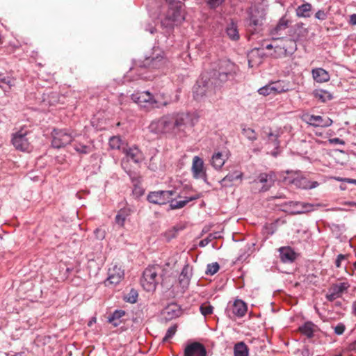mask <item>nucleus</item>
Instances as JSON below:
<instances>
[{
  "label": "nucleus",
  "instance_id": "nucleus-54",
  "mask_svg": "<svg viewBox=\"0 0 356 356\" xmlns=\"http://www.w3.org/2000/svg\"><path fill=\"white\" fill-rule=\"evenodd\" d=\"M315 17L319 20H325L327 18L326 13L323 10H319L315 14Z\"/></svg>",
  "mask_w": 356,
  "mask_h": 356
},
{
  "label": "nucleus",
  "instance_id": "nucleus-44",
  "mask_svg": "<svg viewBox=\"0 0 356 356\" xmlns=\"http://www.w3.org/2000/svg\"><path fill=\"white\" fill-rule=\"evenodd\" d=\"M220 268V266L217 262L209 264L207 266L205 273L207 275H213L216 273Z\"/></svg>",
  "mask_w": 356,
  "mask_h": 356
},
{
  "label": "nucleus",
  "instance_id": "nucleus-16",
  "mask_svg": "<svg viewBox=\"0 0 356 356\" xmlns=\"http://www.w3.org/2000/svg\"><path fill=\"white\" fill-rule=\"evenodd\" d=\"M124 270L120 267L114 266L108 269V277L106 284H118L124 277Z\"/></svg>",
  "mask_w": 356,
  "mask_h": 356
},
{
  "label": "nucleus",
  "instance_id": "nucleus-37",
  "mask_svg": "<svg viewBox=\"0 0 356 356\" xmlns=\"http://www.w3.org/2000/svg\"><path fill=\"white\" fill-rule=\"evenodd\" d=\"M349 286L350 285L348 282H341L332 285L330 291H333L339 298L342 293L349 288Z\"/></svg>",
  "mask_w": 356,
  "mask_h": 356
},
{
  "label": "nucleus",
  "instance_id": "nucleus-24",
  "mask_svg": "<svg viewBox=\"0 0 356 356\" xmlns=\"http://www.w3.org/2000/svg\"><path fill=\"white\" fill-rule=\"evenodd\" d=\"M243 172L238 170H235L227 175L223 179H221L220 183L224 187H229L232 185V183L238 179L241 180Z\"/></svg>",
  "mask_w": 356,
  "mask_h": 356
},
{
  "label": "nucleus",
  "instance_id": "nucleus-19",
  "mask_svg": "<svg viewBox=\"0 0 356 356\" xmlns=\"http://www.w3.org/2000/svg\"><path fill=\"white\" fill-rule=\"evenodd\" d=\"M278 250L280 258L283 263H292L297 257V254L289 246L281 247Z\"/></svg>",
  "mask_w": 356,
  "mask_h": 356
},
{
  "label": "nucleus",
  "instance_id": "nucleus-2",
  "mask_svg": "<svg viewBox=\"0 0 356 356\" xmlns=\"http://www.w3.org/2000/svg\"><path fill=\"white\" fill-rule=\"evenodd\" d=\"M216 74L211 77L202 76L193 87V97L197 101H203L206 99L210 102L215 100L216 91L221 85H218Z\"/></svg>",
  "mask_w": 356,
  "mask_h": 356
},
{
  "label": "nucleus",
  "instance_id": "nucleus-14",
  "mask_svg": "<svg viewBox=\"0 0 356 356\" xmlns=\"http://www.w3.org/2000/svg\"><path fill=\"white\" fill-rule=\"evenodd\" d=\"M207 350L204 346L199 342L188 344L184 350V356H206Z\"/></svg>",
  "mask_w": 356,
  "mask_h": 356
},
{
  "label": "nucleus",
  "instance_id": "nucleus-21",
  "mask_svg": "<svg viewBox=\"0 0 356 356\" xmlns=\"http://www.w3.org/2000/svg\"><path fill=\"white\" fill-rule=\"evenodd\" d=\"M179 197H180L179 195L175 196V195L173 196H172V200L168 202L170 203V209L174 210V209H181V208L184 207L187 204V203H188L189 202L199 199L200 197V195H195L193 196L186 197H185V200H184L176 201L175 198Z\"/></svg>",
  "mask_w": 356,
  "mask_h": 356
},
{
  "label": "nucleus",
  "instance_id": "nucleus-62",
  "mask_svg": "<svg viewBox=\"0 0 356 356\" xmlns=\"http://www.w3.org/2000/svg\"><path fill=\"white\" fill-rule=\"evenodd\" d=\"M149 169H151L152 170H156V169L157 168L156 165H154V163H149Z\"/></svg>",
  "mask_w": 356,
  "mask_h": 356
},
{
  "label": "nucleus",
  "instance_id": "nucleus-47",
  "mask_svg": "<svg viewBox=\"0 0 356 356\" xmlns=\"http://www.w3.org/2000/svg\"><path fill=\"white\" fill-rule=\"evenodd\" d=\"M138 296L137 291L131 289L129 293L125 296V300L128 302L135 303L137 301Z\"/></svg>",
  "mask_w": 356,
  "mask_h": 356
},
{
  "label": "nucleus",
  "instance_id": "nucleus-11",
  "mask_svg": "<svg viewBox=\"0 0 356 356\" xmlns=\"http://www.w3.org/2000/svg\"><path fill=\"white\" fill-rule=\"evenodd\" d=\"M191 172L195 179H203L204 181H207V175L204 161L198 156H195L193 158Z\"/></svg>",
  "mask_w": 356,
  "mask_h": 356
},
{
  "label": "nucleus",
  "instance_id": "nucleus-12",
  "mask_svg": "<svg viewBox=\"0 0 356 356\" xmlns=\"http://www.w3.org/2000/svg\"><path fill=\"white\" fill-rule=\"evenodd\" d=\"M289 212L293 214H299L309 212L314 210V205L300 202H289L285 204Z\"/></svg>",
  "mask_w": 356,
  "mask_h": 356
},
{
  "label": "nucleus",
  "instance_id": "nucleus-10",
  "mask_svg": "<svg viewBox=\"0 0 356 356\" xmlns=\"http://www.w3.org/2000/svg\"><path fill=\"white\" fill-rule=\"evenodd\" d=\"M175 194V191H157L149 193L147 200L152 204L163 205L172 200V196Z\"/></svg>",
  "mask_w": 356,
  "mask_h": 356
},
{
  "label": "nucleus",
  "instance_id": "nucleus-59",
  "mask_svg": "<svg viewBox=\"0 0 356 356\" xmlns=\"http://www.w3.org/2000/svg\"><path fill=\"white\" fill-rule=\"evenodd\" d=\"M331 142L332 143H336V144H341V145H344V141H343L342 140L338 138H333L331 140Z\"/></svg>",
  "mask_w": 356,
  "mask_h": 356
},
{
  "label": "nucleus",
  "instance_id": "nucleus-17",
  "mask_svg": "<svg viewBox=\"0 0 356 356\" xmlns=\"http://www.w3.org/2000/svg\"><path fill=\"white\" fill-rule=\"evenodd\" d=\"M303 120L307 124L314 127H329L332 123V121L330 118H327V120L324 122L321 116L309 114L305 115Z\"/></svg>",
  "mask_w": 356,
  "mask_h": 356
},
{
  "label": "nucleus",
  "instance_id": "nucleus-18",
  "mask_svg": "<svg viewBox=\"0 0 356 356\" xmlns=\"http://www.w3.org/2000/svg\"><path fill=\"white\" fill-rule=\"evenodd\" d=\"M289 183L293 184L297 188L302 189H312L318 186L317 181H311L308 179L302 177H296L289 181Z\"/></svg>",
  "mask_w": 356,
  "mask_h": 356
},
{
  "label": "nucleus",
  "instance_id": "nucleus-25",
  "mask_svg": "<svg viewBox=\"0 0 356 356\" xmlns=\"http://www.w3.org/2000/svg\"><path fill=\"white\" fill-rule=\"evenodd\" d=\"M74 150L81 154H87L92 152L93 147L90 142L86 143L75 140L73 144Z\"/></svg>",
  "mask_w": 356,
  "mask_h": 356
},
{
  "label": "nucleus",
  "instance_id": "nucleus-63",
  "mask_svg": "<svg viewBox=\"0 0 356 356\" xmlns=\"http://www.w3.org/2000/svg\"><path fill=\"white\" fill-rule=\"evenodd\" d=\"M353 310L355 315H356V300L353 304Z\"/></svg>",
  "mask_w": 356,
  "mask_h": 356
},
{
  "label": "nucleus",
  "instance_id": "nucleus-7",
  "mask_svg": "<svg viewBox=\"0 0 356 356\" xmlns=\"http://www.w3.org/2000/svg\"><path fill=\"white\" fill-rule=\"evenodd\" d=\"M52 146L54 148H61L72 141V133L65 129H54L52 132Z\"/></svg>",
  "mask_w": 356,
  "mask_h": 356
},
{
  "label": "nucleus",
  "instance_id": "nucleus-57",
  "mask_svg": "<svg viewBox=\"0 0 356 356\" xmlns=\"http://www.w3.org/2000/svg\"><path fill=\"white\" fill-rule=\"evenodd\" d=\"M211 241V236H209V237H207L206 238H204L202 241H200L199 245L200 247H204V246L207 245L210 243Z\"/></svg>",
  "mask_w": 356,
  "mask_h": 356
},
{
  "label": "nucleus",
  "instance_id": "nucleus-36",
  "mask_svg": "<svg viewBox=\"0 0 356 356\" xmlns=\"http://www.w3.org/2000/svg\"><path fill=\"white\" fill-rule=\"evenodd\" d=\"M261 62V58L259 57V49H253L248 55V65L250 67L258 65Z\"/></svg>",
  "mask_w": 356,
  "mask_h": 356
},
{
  "label": "nucleus",
  "instance_id": "nucleus-50",
  "mask_svg": "<svg viewBox=\"0 0 356 356\" xmlns=\"http://www.w3.org/2000/svg\"><path fill=\"white\" fill-rule=\"evenodd\" d=\"M346 330V326L343 323H338L334 327V333L337 335H341L343 334Z\"/></svg>",
  "mask_w": 356,
  "mask_h": 356
},
{
  "label": "nucleus",
  "instance_id": "nucleus-45",
  "mask_svg": "<svg viewBox=\"0 0 356 356\" xmlns=\"http://www.w3.org/2000/svg\"><path fill=\"white\" fill-rule=\"evenodd\" d=\"M268 142L271 143L276 149H277L280 147V141L278 140L277 134H274L273 133L270 132L268 134Z\"/></svg>",
  "mask_w": 356,
  "mask_h": 356
},
{
  "label": "nucleus",
  "instance_id": "nucleus-8",
  "mask_svg": "<svg viewBox=\"0 0 356 356\" xmlns=\"http://www.w3.org/2000/svg\"><path fill=\"white\" fill-rule=\"evenodd\" d=\"M131 100L140 107L149 108L157 107V102L154 99L153 95L148 91L139 92L132 94Z\"/></svg>",
  "mask_w": 356,
  "mask_h": 356
},
{
  "label": "nucleus",
  "instance_id": "nucleus-43",
  "mask_svg": "<svg viewBox=\"0 0 356 356\" xmlns=\"http://www.w3.org/2000/svg\"><path fill=\"white\" fill-rule=\"evenodd\" d=\"M200 310L201 314L206 316L213 313V307L208 302H205L201 305Z\"/></svg>",
  "mask_w": 356,
  "mask_h": 356
},
{
  "label": "nucleus",
  "instance_id": "nucleus-20",
  "mask_svg": "<svg viewBox=\"0 0 356 356\" xmlns=\"http://www.w3.org/2000/svg\"><path fill=\"white\" fill-rule=\"evenodd\" d=\"M247 309V305L243 300H236L232 305L229 311H231L233 316L241 318L245 315Z\"/></svg>",
  "mask_w": 356,
  "mask_h": 356
},
{
  "label": "nucleus",
  "instance_id": "nucleus-56",
  "mask_svg": "<svg viewBox=\"0 0 356 356\" xmlns=\"http://www.w3.org/2000/svg\"><path fill=\"white\" fill-rule=\"evenodd\" d=\"M337 298H339L338 296H337L333 291H330V293L326 295L327 300L330 302L334 300Z\"/></svg>",
  "mask_w": 356,
  "mask_h": 356
},
{
  "label": "nucleus",
  "instance_id": "nucleus-55",
  "mask_svg": "<svg viewBox=\"0 0 356 356\" xmlns=\"http://www.w3.org/2000/svg\"><path fill=\"white\" fill-rule=\"evenodd\" d=\"M95 234L98 239H103L105 237L104 232L101 230L100 229H97L95 231Z\"/></svg>",
  "mask_w": 356,
  "mask_h": 356
},
{
  "label": "nucleus",
  "instance_id": "nucleus-22",
  "mask_svg": "<svg viewBox=\"0 0 356 356\" xmlns=\"http://www.w3.org/2000/svg\"><path fill=\"white\" fill-rule=\"evenodd\" d=\"M167 18L170 22L179 23L184 20V15L181 6L171 7L167 14Z\"/></svg>",
  "mask_w": 356,
  "mask_h": 356
},
{
  "label": "nucleus",
  "instance_id": "nucleus-13",
  "mask_svg": "<svg viewBox=\"0 0 356 356\" xmlns=\"http://www.w3.org/2000/svg\"><path fill=\"white\" fill-rule=\"evenodd\" d=\"M275 181V175L274 172H270L269 173H261L257 177V179L254 181V183H261L263 184L261 188L262 191H268L273 185Z\"/></svg>",
  "mask_w": 356,
  "mask_h": 356
},
{
  "label": "nucleus",
  "instance_id": "nucleus-28",
  "mask_svg": "<svg viewBox=\"0 0 356 356\" xmlns=\"http://www.w3.org/2000/svg\"><path fill=\"white\" fill-rule=\"evenodd\" d=\"M132 213V210L130 208L124 207L121 209L115 216V222L120 227H123L126 219Z\"/></svg>",
  "mask_w": 356,
  "mask_h": 356
},
{
  "label": "nucleus",
  "instance_id": "nucleus-46",
  "mask_svg": "<svg viewBox=\"0 0 356 356\" xmlns=\"http://www.w3.org/2000/svg\"><path fill=\"white\" fill-rule=\"evenodd\" d=\"M258 92L260 95H262L264 96L274 95V90H273L271 83L259 88L258 90Z\"/></svg>",
  "mask_w": 356,
  "mask_h": 356
},
{
  "label": "nucleus",
  "instance_id": "nucleus-48",
  "mask_svg": "<svg viewBox=\"0 0 356 356\" xmlns=\"http://www.w3.org/2000/svg\"><path fill=\"white\" fill-rule=\"evenodd\" d=\"M177 326L176 325L170 326L168 329L166 334L163 339V341L165 342V341H168L170 339H171L175 334V333L177 332Z\"/></svg>",
  "mask_w": 356,
  "mask_h": 356
},
{
  "label": "nucleus",
  "instance_id": "nucleus-61",
  "mask_svg": "<svg viewBox=\"0 0 356 356\" xmlns=\"http://www.w3.org/2000/svg\"><path fill=\"white\" fill-rule=\"evenodd\" d=\"M344 205L355 207H356V202L353 201H347L343 203Z\"/></svg>",
  "mask_w": 356,
  "mask_h": 356
},
{
  "label": "nucleus",
  "instance_id": "nucleus-38",
  "mask_svg": "<svg viewBox=\"0 0 356 356\" xmlns=\"http://www.w3.org/2000/svg\"><path fill=\"white\" fill-rule=\"evenodd\" d=\"M314 97L321 101L322 102H326L327 101L331 100L333 97L330 92L323 90H316L314 91Z\"/></svg>",
  "mask_w": 356,
  "mask_h": 356
},
{
  "label": "nucleus",
  "instance_id": "nucleus-51",
  "mask_svg": "<svg viewBox=\"0 0 356 356\" xmlns=\"http://www.w3.org/2000/svg\"><path fill=\"white\" fill-rule=\"evenodd\" d=\"M211 8H216L222 4L225 0H204Z\"/></svg>",
  "mask_w": 356,
  "mask_h": 356
},
{
  "label": "nucleus",
  "instance_id": "nucleus-1",
  "mask_svg": "<svg viewBox=\"0 0 356 356\" xmlns=\"http://www.w3.org/2000/svg\"><path fill=\"white\" fill-rule=\"evenodd\" d=\"M193 126V116L188 113H172L152 121L149 125L150 132L154 134H177L187 126Z\"/></svg>",
  "mask_w": 356,
  "mask_h": 356
},
{
  "label": "nucleus",
  "instance_id": "nucleus-9",
  "mask_svg": "<svg viewBox=\"0 0 356 356\" xmlns=\"http://www.w3.org/2000/svg\"><path fill=\"white\" fill-rule=\"evenodd\" d=\"M29 131L26 129H21L13 134L12 143L14 147L22 152H29L31 144L27 137Z\"/></svg>",
  "mask_w": 356,
  "mask_h": 356
},
{
  "label": "nucleus",
  "instance_id": "nucleus-4",
  "mask_svg": "<svg viewBox=\"0 0 356 356\" xmlns=\"http://www.w3.org/2000/svg\"><path fill=\"white\" fill-rule=\"evenodd\" d=\"M162 270L159 265L149 266L143 271L140 282L147 291H153L158 284Z\"/></svg>",
  "mask_w": 356,
  "mask_h": 356
},
{
  "label": "nucleus",
  "instance_id": "nucleus-3",
  "mask_svg": "<svg viewBox=\"0 0 356 356\" xmlns=\"http://www.w3.org/2000/svg\"><path fill=\"white\" fill-rule=\"evenodd\" d=\"M248 17L245 19V26L247 32L250 35L259 33L263 30L266 13L264 9L256 6L250 8L248 11Z\"/></svg>",
  "mask_w": 356,
  "mask_h": 356
},
{
  "label": "nucleus",
  "instance_id": "nucleus-23",
  "mask_svg": "<svg viewBox=\"0 0 356 356\" xmlns=\"http://www.w3.org/2000/svg\"><path fill=\"white\" fill-rule=\"evenodd\" d=\"M192 274V268L188 264L185 265L179 277V282L182 288L188 287Z\"/></svg>",
  "mask_w": 356,
  "mask_h": 356
},
{
  "label": "nucleus",
  "instance_id": "nucleus-29",
  "mask_svg": "<svg viewBox=\"0 0 356 356\" xmlns=\"http://www.w3.org/2000/svg\"><path fill=\"white\" fill-rule=\"evenodd\" d=\"M282 39L284 42V44H283L282 47V49H284V55H292L297 49L296 41L291 39H284V38H282Z\"/></svg>",
  "mask_w": 356,
  "mask_h": 356
},
{
  "label": "nucleus",
  "instance_id": "nucleus-64",
  "mask_svg": "<svg viewBox=\"0 0 356 356\" xmlns=\"http://www.w3.org/2000/svg\"><path fill=\"white\" fill-rule=\"evenodd\" d=\"M265 48H266V49H273V44H267V45L265 47Z\"/></svg>",
  "mask_w": 356,
  "mask_h": 356
},
{
  "label": "nucleus",
  "instance_id": "nucleus-33",
  "mask_svg": "<svg viewBox=\"0 0 356 356\" xmlns=\"http://www.w3.org/2000/svg\"><path fill=\"white\" fill-rule=\"evenodd\" d=\"M274 90V95L289 90V84L284 81H277L271 83Z\"/></svg>",
  "mask_w": 356,
  "mask_h": 356
},
{
  "label": "nucleus",
  "instance_id": "nucleus-30",
  "mask_svg": "<svg viewBox=\"0 0 356 356\" xmlns=\"http://www.w3.org/2000/svg\"><path fill=\"white\" fill-rule=\"evenodd\" d=\"M226 33L232 40L236 41L240 38L237 25L233 22L227 25L226 28Z\"/></svg>",
  "mask_w": 356,
  "mask_h": 356
},
{
  "label": "nucleus",
  "instance_id": "nucleus-39",
  "mask_svg": "<svg viewBox=\"0 0 356 356\" xmlns=\"http://www.w3.org/2000/svg\"><path fill=\"white\" fill-rule=\"evenodd\" d=\"M314 325L312 322H307L303 325L299 327L302 334H305L309 338L313 337Z\"/></svg>",
  "mask_w": 356,
  "mask_h": 356
},
{
  "label": "nucleus",
  "instance_id": "nucleus-53",
  "mask_svg": "<svg viewBox=\"0 0 356 356\" xmlns=\"http://www.w3.org/2000/svg\"><path fill=\"white\" fill-rule=\"evenodd\" d=\"M14 81L10 78L0 79V87L3 88L5 85L8 86L9 88L13 86Z\"/></svg>",
  "mask_w": 356,
  "mask_h": 356
},
{
  "label": "nucleus",
  "instance_id": "nucleus-52",
  "mask_svg": "<svg viewBox=\"0 0 356 356\" xmlns=\"http://www.w3.org/2000/svg\"><path fill=\"white\" fill-rule=\"evenodd\" d=\"M348 257V254H339L337 256V259L335 261V266H336V267L337 268H340L341 266L342 261H345V260H347Z\"/></svg>",
  "mask_w": 356,
  "mask_h": 356
},
{
  "label": "nucleus",
  "instance_id": "nucleus-34",
  "mask_svg": "<svg viewBox=\"0 0 356 356\" xmlns=\"http://www.w3.org/2000/svg\"><path fill=\"white\" fill-rule=\"evenodd\" d=\"M125 312L123 310H115L109 317L108 322L114 327L118 326L121 323V318L124 316Z\"/></svg>",
  "mask_w": 356,
  "mask_h": 356
},
{
  "label": "nucleus",
  "instance_id": "nucleus-40",
  "mask_svg": "<svg viewBox=\"0 0 356 356\" xmlns=\"http://www.w3.org/2000/svg\"><path fill=\"white\" fill-rule=\"evenodd\" d=\"M165 313L168 315L169 318H173L179 316L180 310L175 305H169L166 307Z\"/></svg>",
  "mask_w": 356,
  "mask_h": 356
},
{
  "label": "nucleus",
  "instance_id": "nucleus-49",
  "mask_svg": "<svg viewBox=\"0 0 356 356\" xmlns=\"http://www.w3.org/2000/svg\"><path fill=\"white\" fill-rule=\"evenodd\" d=\"M182 228L181 227L175 226L168 230L165 233V235L168 238H171L176 236L177 232L181 230Z\"/></svg>",
  "mask_w": 356,
  "mask_h": 356
},
{
  "label": "nucleus",
  "instance_id": "nucleus-60",
  "mask_svg": "<svg viewBox=\"0 0 356 356\" xmlns=\"http://www.w3.org/2000/svg\"><path fill=\"white\" fill-rule=\"evenodd\" d=\"M350 23L356 25V14L351 15L350 17Z\"/></svg>",
  "mask_w": 356,
  "mask_h": 356
},
{
  "label": "nucleus",
  "instance_id": "nucleus-31",
  "mask_svg": "<svg viewBox=\"0 0 356 356\" xmlns=\"http://www.w3.org/2000/svg\"><path fill=\"white\" fill-rule=\"evenodd\" d=\"M312 5L309 3H303L296 9V15L298 17H309L312 10Z\"/></svg>",
  "mask_w": 356,
  "mask_h": 356
},
{
  "label": "nucleus",
  "instance_id": "nucleus-41",
  "mask_svg": "<svg viewBox=\"0 0 356 356\" xmlns=\"http://www.w3.org/2000/svg\"><path fill=\"white\" fill-rule=\"evenodd\" d=\"M242 134L250 141L254 142L257 139V134L254 130L251 128H243L242 129Z\"/></svg>",
  "mask_w": 356,
  "mask_h": 356
},
{
  "label": "nucleus",
  "instance_id": "nucleus-15",
  "mask_svg": "<svg viewBox=\"0 0 356 356\" xmlns=\"http://www.w3.org/2000/svg\"><path fill=\"white\" fill-rule=\"evenodd\" d=\"M123 152L126 155L128 161H132L136 164L140 163L144 160L143 152L136 146L124 149Z\"/></svg>",
  "mask_w": 356,
  "mask_h": 356
},
{
  "label": "nucleus",
  "instance_id": "nucleus-58",
  "mask_svg": "<svg viewBox=\"0 0 356 356\" xmlns=\"http://www.w3.org/2000/svg\"><path fill=\"white\" fill-rule=\"evenodd\" d=\"M341 181L356 185V179H355L344 178V179H341Z\"/></svg>",
  "mask_w": 356,
  "mask_h": 356
},
{
  "label": "nucleus",
  "instance_id": "nucleus-6",
  "mask_svg": "<svg viewBox=\"0 0 356 356\" xmlns=\"http://www.w3.org/2000/svg\"><path fill=\"white\" fill-rule=\"evenodd\" d=\"M237 70V67L230 60H222L218 64V70H215L213 74H216V76L218 81V84L222 85V83L227 81L229 78H232Z\"/></svg>",
  "mask_w": 356,
  "mask_h": 356
},
{
  "label": "nucleus",
  "instance_id": "nucleus-5",
  "mask_svg": "<svg viewBox=\"0 0 356 356\" xmlns=\"http://www.w3.org/2000/svg\"><path fill=\"white\" fill-rule=\"evenodd\" d=\"M168 65V60L164 53L160 50H154L150 56L146 57L143 61L136 64L137 67L148 69L163 70Z\"/></svg>",
  "mask_w": 356,
  "mask_h": 356
},
{
  "label": "nucleus",
  "instance_id": "nucleus-35",
  "mask_svg": "<svg viewBox=\"0 0 356 356\" xmlns=\"http://www.w3.org/2000/svg\"><path fill=\"white\" fill-rule=\"evenodd\" d=\"M234 356H248V348L244 342H238L234 348Z\"/></svg>",
  "mask_w": 356,
  "mask_h": 356
},
{
  "label": "nucleus",
  "instance_id": "nucleus-27",
  "mask_svg": "<svg viewBox=\"0 0 356 356\" xmlns=\"http://www.w3.org/2000/svg\"><path fill=\"white\" fill-rule=\"evenodd\" d=\"M288 24L289 20L285 17H282L279 20L276 26L270 31V34L273 36V40H277L278 38L276 36L280 35L281 32L288 27Z\"/></svg>",
  "mask_w": 356,
  "mask_h": 356
},
{
  "label": "nucleus",
  "instance_id": "nucleus-32",
  "mask_svg": "<svg viewBox=\"0 0 356 356\" xmlns=\"http://www.w3.org/2000/svg\"><path fill=\"white\" fill-rule=\"evenodd\" d=\"M225 163V159L220 152L215 153L211 159L212 166L216 169L220 170Z\"/></svg>",
  "mask_w": 356,
  "mask_h": 356
},
{
  "label": "nucleus",
  "instance_id": "nucleus-42",
  "mask_svg": "<svg viewBox=\"0 0 356 356\" xmlns=\"http://www.w3.org/2000/svg\"><path fill=\"white\" fill-rule=\"evenodd\" d=\"M122 144V140L119 136H113L109 140V146L113 149H118Z\"/></svg>",
  "mask_w": 356,
  "mask_h": 356
},
{
  "label": "nucleus",
  "instance_id": "nucleus-26",
  "mask_svg": "<svg viewBox=\"0 0 356 356\" xmlns=\"http://www.w3.org/2000/svg\"><path fill=\"white\" fill-rule=\"evenodd\" d=\"M314 79L318 83H324L330 80L329 73L323 68L313 69L312 71Z\"/></svg>",
  "mask_w": 356,
  "mask_h": 356
}]
</instances>
